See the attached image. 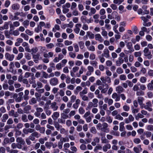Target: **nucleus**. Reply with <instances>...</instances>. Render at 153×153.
<instances>
[{"instance_id":"nucleus-1","label":"nucleus","mask_w":153,"mask_h":153,"mask_svg":"<svg viewBox=\"0 0 153 153\" xmlns=\"http://www.w3.org/2000/svg\"><path fill=\"white\" fill-rule=\"evenodd\" d=\"M143 53L144 56L147 57L148 59H150L152 58L153 56L151 54V52L149 51L148 48H145L143 50Z\"/></svg>"},{"instance_id":"nucleus-2","label":"nucleus","mask_w":153,"mask_h":153,"mask_svg":"<svg viewBox=\"0 0 153 153\" xmlns=\"http://www.w3.org/2000/svg\"><path fill=\"white\" fill-rule=\"evenodd\" d=\"M152 105L151 102L150 101H149L146 102V105L144 104L143 108H144L149 111H151L153 110L152 108Z\"/></svg>"},{"instance_id":"nucleus-3","label":"nucleus","mask_w":153,"mask_h":153,"mask_svg":"<svg viewBox=\"0 0 153 153\" xmlns=\"http://www.w3.org/2000/svg\"><path fill=\"white\" fill-rule=\"evenodd\" d=\"M40 134L36 131H34L29 136L30 140L32 141H34L35 138H38L40 136Z\"/></svg>"},{"instance_id":"nucleus-4","label":"nucleus","mask_w":153,"mask_h":153,"mask_svg":"<svg viewBox=\"0 0 153 153\" xmlns=\"http://www.w3.org/2000/svg\"><path fill=\"white\" fill-rule=\"evenodd\" d=\"M49 83L50 85L52 86L57 85L59 83V80L56 77L51 78L49 80Z\"/></svg>"},{"instance_id":"nucleus-5","label":"nucleus","mask_w":153,"mask_h":153,"mask_svg":"<svg viewBox=\"0 0 153 153\" xmlns=\"http://www.w3.org/2000/svg\"><path fill=\"white\" fill-rule=\"evenodd\" d=\"M5 57L6 59L11 61L13 60L15 56L13 54L6 53L5 54Z\"/></svg>"},{"instance_id":"nucleus-6","label":"nucleus","mask_w":153,"mask_h":153,"mask_svg":"<svg viewBox=\"0 0 153 153\" xmlns=\"http://www.w3.org/2000/svg\"><path fill=\"white\" fill-rule=\"evenodd\" d=\"M134 118L131 114L129 115L128 117L127 118H126L125 119V122L126 123H129L130 122L134 121Z\"/></svg>"},{"instance_id":"nucleus-7","label":"nucleus","mask_w":153,"mask_h":153,"mask_svg":"<svg viewBox=\"0 0 153 153\" xmlns=\"http://www.w3.org/2000/svg\"><path fill=\"white\" fill-rule=\"evenodd\" d=\"M20 25L19 22L16 21L13 22V24L11 23L10 24V29H14L15 27H17Z\"/></svg>"},{"instance_id":"nucleus-8","label":"nucleus","mask_w":153,"mask_h":153,"mask_svg":"<svg viewBox=\"0 0 153 153\" xmlns=\"http://www.w3.org/2000/svg\"><path fill=\"white\" fill-rule=\"evenodd\" d=\"M50 107L53 111H56L58 108V107L57 105V103L55 102L51 103Z\"/></svg>"},{"instance_id":"nucleus-9","label":"nucleus","mask_w":153,"mask_h":153,"mask_svg":"<svg viewBox=\"0 0 153 153\" xmlns=\"http://www.w3.org/2000/svg\"><path fill=\"white\" fill-rule=\"evenodd\" d=\"M82 25L80 24H77L75 25V27L74 29V31L76 34H78L80 30V28L81 27Z\"/></svg>"},{"instance_id":"nucleus-10","label":"nucleus","mask_w":153,"mask_h":153,"mask_svg":"<svg viewBox=\"0 0 153 153\" xmlns=\"http://www.w3.org/2000/svg\"><path fill=\"white\" fill-rule=\"evenodd\" d=\"M95 39L97 41H98L100 42H102L104 40L101 35L99 33H97L95 35Z\"/></svg>"},{"instance_id":"nucleus-11","label":"nucleus","mask_w":153,"mask_h":153,"mask_svg":"<svg viewBox=\"0 0 153 153\" xmlns=\"http://www.w3.org/2000/svg\"><path fill=\"white\" fill-rule=\"evenodd\" d=\"M144 98L143 97H139L137 98V101L140 106V108L142 109L143 108L144 104L143 103V101Z\"/></svg>"},{"instance_id":"nucleus-12","label":"nucleus","mask_w":153,"mask_h":153,"mask_svg":"<svg viewBox=\"0 0 153 153\" xmlns=\"http://www.w3.org/2000/svg\"><path fill=\"white\" fill-rule=\"evenodd\" d=\"M112 98L115 99V102L119 101L120 100V97L116 93H113L112 95Z\"/></svg>"},{"instance_id":"nucleus-13","label":"nucleus","mask_w":153,"mask_h":153,"mask_svg":"<svg viewBox=\"0 0 153 153\" xmlns=\"http://www.w3.org/2000/svg\"><path fill=\"white\" fill-rule=\"evenodd\" d=\"M53 53L51 52H49L48 53L44 52L43 53V56L45 58H49L53 57Z\"/></svg>"},{"instance_id":"nucleus-14","label":"nucleus","mask_w":153,"mask_h":153,"mask_svg":"<svg viewBox=\"0 0 153 153\" xmlns=\"http://www.w3.org/2000/svg\"><path fill=\"white\" fill-rule=\"evenodd\" d=\"M109 53V51L108 49H105L103 51V53L102 54V56L106 58H108L110 57Z\"/></svg>"},{"instance_id":"nucleus-15","label":"nucleus","mask_w":153,"mask_h":153,"mask_svg":"<svg viewBox=\"0 0 153 153\" xmlns=\"http://www.w3.org/2000/svg\"><path fill=\"white\" fill-rule=\"evenodd\" d=\"M124 89L121 86L119 85L116 88V91L117 93H121L123 92Z\"/></svg>"},{"instance_id":"nucleus-16","label":"nucleus","mask_w":153,"mask_h":153,"mask_svg":"<svg viewBox=\"0 0 153 153\" xmlns=\"http://www.w3.org/2000/svg\"><path fill=\"white\" fill-rule=\"evenodd\" d=\"M16 141L18 143L22 145H24L25 143V140L21 137H18L16 139Z\"/></svg>"},{"instance_id":"nucleus-17","label":"nucleus","mask_w":153,"mask_h":153,"mask_svg":"<svg viewBox=\"0 0 153 153\" xmlns=\"http://www.w3.org/2000/svg\"><path fill=\"white\" fill-rule=\"evenodd\" d=\"M85 68L83 66H81L79 70V73H77L76 74V76L79 77L81 76V75L83 74V72L85 70Z\"/></svg>"},{"instance_id":"nucleus-18","label":"nucleus","mask_w":153,"mask_h":153,"mask_svg":"<svg viewBox=\"0 0 153 153\" xmlns=\"http://www.w3.org/2000/svg\"><path fill=\"white\" fill-rule=\"evenodd\" d=\"M133 149L136 153H139L140 152H141L142 150L140 145H138V147H134Z\"/></svg>"},{"instance_id":"nucleus-19","label":"nucleus","mask_w":153,"mask_h":153,"mask_svg":"<svg viewBox=\"0 0 153 153\" xmlns=\"http://www.w3.org/2000/svg\"><path fill=\"white\" fill-rule=\"evenodd\" d=\"M123 62L124 60L122 58L119 57L118 59V60L116 61V65L117 66H119Z\"/></svg>"},{"instance_id":"nucleus-20","label":"nucleus","mask_w":153,"mask_h":153,"mask_svg":"<svg viewBox=\"0 0 153 153\" xmlns=\"http://www.w3.org/2000/svg\"><path fill=\"white\" fill-rule=\"evenodd\" d=\"M59 116V113L58 112H55L52 115V117L54 120H56Z\"/></svg>"},{"instance_id":"nucleus-21","label":"nucleus","mask_w":153,"mask_h":153,"mask_svg":"<svg viewBox=\"0 0 153 153\" xmlns=\"http://www.w3.org/2000/svg\"><path fill=\"white\" fill-rule=\"evenodd\" d=\"M111 148V146L110 144L108 143L104 145L102 148L103 151L106 152L107 151L108 149H109Z\"/></svg>"},{"instance_id":"nucleus-22","label":"nucleus","mask_w":153,"mask_h":153,"mask_svg":"<svg viewBox=\"0 0 153 153\" xmlns=\"http://www.w3.org/2000/svg\"><path fill=\"white\" fill-rule=\"evenodd\" d=\"M35 79V77L34 76V74H33L31 76V78L28 79V81L30 83V84L35 83L36 82Z\"/></svg>"},{"instance_id":"nucleus-23","label":"nucleus","mask_w":153,"mask_h":153,"mask_svg":"<svg viewBox=\"0 0 153 153\" xmlns=\"http://www.w3.org/2000/svg\"><path fill=\"white\" fill-rule=\"evenodd\" d=\"M88 89L86 87H85L82 91L79 92V94L80 96L85 95L88 93Z\"/></svg>"},{"instance_id":"nucleus-24","label":"nucleus","mask_w":153,"mask_h":153,"mask_svg":"<svg viewBox=\"0 0 153 153\" xmlns=\"http://www.w3.org/2000/svg\"><path fill=\"white\" fill-rule=\"evenodd\" d=\"M19 5L17 3L14 4L12 6V8L13 10H17L19 9Z\"/></svg>"},{"instance_id":"nucleus-25","label":"nucleus","mask_w":153,"mask_h":153,"mask_svg":"<svg viewBox=\"0 0 153 153\" xmlns=\"http://www.w3.org/2000/svg\"><path fill=\"white\" fill-rule=\"evenodd\" d=\"M44 109H46L45 110V112L46 115L48 116H50L51 114L52 111L51 110L48 109V107L45 106L44 108Z\"/></svg>"},{"instance_id":"nucleus-26","label":"nucleus","mask_w":153,"mask_h":153,"mask_svg":"<svg viewBox=\"0 0 153 153\" xmlns=\"http://www.w3.org/2000/svg\"><path fill=\"white\" fill-rule=\"evenodd\" d=\"M8 115L7 114H3L2 118V121L3 122H6V120L8 119Z\"/></svg>"},{"instance_id":"nucleus-27","label":"nucleus","mask_w":153,"mask_h":153,"mask_svg":"<svg viewBox=\"0 0 153 153\" xmlns=\"http://www.w3.org/2000/svg\"><path fill=\"white\" fill-rule=\"evenodd\" d=\"M60 29V26L59 25L56 24L54 25V27L52 29V31L54 32H55L56 30H59Z\"/></svg>"},{"instance_id":"nucleus-28","label":"nucleus","mask_w":153,"mask_h":153,"mask_svg":"<svg viewBox=\"0 0 153 153\" xmlns=\"http://www.w3.org/2000/svg\"><path fill=\"white\" fill-rule=\"evenodd\" d=\"M31 109V107L29 105H28L24 108V110L25 113H28L29 112V110Z\"/></svg>"},{"instance_id":"nucleus-29","label":"nucleus","mask_w":153,"mask_h":153,"mask_svg":"<svg viewBox=\"0 0 153 153\" xmlns=\"http://www.w3.org/2000/svg\"><path fill=\"white\" fill-rule=\"evenodd\" d=\"M9 18L10 19L12 20H18L19 19V17L16 16H13V15H10L9 16Z\"/></svg>"},{"instance_id":"nucleus-30","label":"nucleus","mask_w":153,"mask_h":153,"mask_svg":"<svg viewBox=\"0 0 153 153\" xmlns=\"http://www.w3.org/2000/svg\"><path fill=\"white\" fill-rule=\"evenodd\" d=\"M9 66L10 70L9 71L10 72L13 73L14 70L13 68L14 67V64L13 62H11L10 63Z\"/></svg>"},{"instance_id":"nucleus-31","label":"nucleus","mask_w":153,"mask_h":153,"mask_svg":"<svg viewBox=\"0 0 153 153\" xmlns=\"http://www.w3.org/2000/svg\"><path fill=\"white\" fill-rule=\"evenodd\" d=\"M87 34L88 36L90 39H93L94 38L95 36L94 34L92 33L90 31H88L87 32Z\"/></svg>"},{"instance_id":"nucleus-32","label":"nucleus","mask_w":153,"mask_h":153,"mask_svg":"<svg viewBox=\"0 0 153 153\" xmlns=\"http://www.w3.org/2000/svg\"><path fill=\"white\" fill-rule=\"evenodd\" d=\"M29 21L27 20H25L24 21V22L22 23V25L26 28H27V27L29 25Z\"/></svg>"},{"instance_id":"nucleus-33","label":"nucleus","mask_w":153,"mask_h":153,"mask_svg":"<svg viewBox=\"0 0 153 153\" xmlns=\"http://www.w3.org/2000/svg\"><path fill=\"white\" fill-rule=\"evenodd\" d=\"M29 103L30 105H33L36 103L37 100L34 97H33L29 101Z\"/></svg>"},{"instance_id":"nucleus-34","label":"nucleus","mask_w":153,"mask_h":153,"mask_svg":"<svg viewBox=\"0 0 153 153\" xmlns=\"http://www.w3.org/2000/svg\"><path fill=\"white\" fill-rule=\"evenodd\" d=\"M98 99L96 98H94L92 100V103L94 105V107H96L98 106Z\"/></svg>"},{"instance_id":"nucleus-35","label":"nucleus","mask_w":153,"mask_h":153,"mask_svg":"<svg viewBox=\"0 0 153 153\" xmlns=\"http://www.w3.org/2000/svg\"><path fill=\"white\" fill-rule=\"evenodd\" d=\"M124 123L123 122H121L120 123L119 130L120 131H123L124 128Z\"/></svg>"},{"instance_id":"nucleus-36","label":"nucleus","mask_w":153,"mask_h":153,"mask_svg":"<svg viewBox=\"0 0 153 153\" xmlns=\"http://www.w3.org/2000/svg\"><path fill=\"white\" fill-rule=\"evenodd\" d=\"M28 2V3H29L30 1H31V6L33 8L35 7V3L36 2V0H27Z\"/></svg>"},{"instance_id":"nucleus-37","label":"nucleus","mask_w":153,"mask_h":153,"mask_svg":"<svg viewBox=\"0 0 153 153\" xmlns=\"http://www.w3.org/2000/svg\"><path fill=\"white\" fill-rule=\"evenodd\" d=\"M21 36L25 40H27L29 39L28 36L24 33H22L20 34Z\"/></svg>"},{"instance_id":"nucleus-38","label":"nucleus","mask_w":153,"mask_h":153,"mask_svg":"<svg viewBox=\"0 0 153 153\" xmlns=\"http://www.w3.org/2000/svg\"><path fill=\"white\" fill-rule=\"evenodd\" d=\"M11 22L10 21H9L8 22H6L4 23V25L3 26L4 27V28L5 29H7L8 28V25L9 24H10L11 23Z\"/></svg>"},{"instance_id":"nucleus-39","label":"nucleus","mask_w":153,"mask_h":153,"mask_svg":"<svg viewBox=\"0 0 153 153\" xmlns=\"http://www.w3.org/2000/svg\"><path fill=\"white\" fill-rule=\"evenodd\" d=\"M101 140L102 143H108L109 142V141H108L105 138V136L102 137H101Z\"/></svg>"},{"instance_id":"nucleus-40","label":"nucleus","mask_w":153,"mask_h":153,"mask_svg":"<svg viewBox=\"0 0 153 153\" xmlns=\"http://www.w3.org/2000/svg\"><path fill=\"white\" fill-rule=\"evenodd\" d=\"M119 78L122 81L126 80L127 79L126 75L124 74L120 75L119 76Z\"/></svg>"},{"instance_id":"nucleus-41","label":"nucleus","mask_w":153,"mask_h":153,"mask_svg":"<svg viewBox=\"0 0 153 153\" xmlns=\"http://www.w3.org/2000/svg\"><path fill=\"white\" fill-rule=\"evenodd\" d=\"M147 74L148 76L149 77L153 76V70L152 69H149L148 70Z\"/></svg>"},{"instance_id":"nucleus-42","label":"nucleus","mask_w":153,"mask_h":153,"mask_svg":"<svg viewBox=\"0 0 153 153\" xmlns=\"http://www.w3.org/2000/svg\"><path fill=\"white\" fill-rule=\"evenodd\" d=\"M22 120L23 121L26 122L28 121L27 116L25 114H23L22 116Z\"/></svg>"},{"instance_id":"nucleus-43","label":"nucleus","mask_w":153,"mask_h":153,"mask_svg":"<svg viewBox=\"0 0 153 153\" xmlns=\"http://www.w3.org/2000/svg\"><path fill=\"white\" fill-rule=\"evenodd\" d=\"M42 30V27L38 25L37 27H36L35 29V31L37 33H38L41 31Z\"/></svg>"},{"instance_id":"nucleus-44","label":"nucleus","mask_w":153,"mask_h":153,"mask_svg":"<svg viewBox=\"0 0 153 153\" xmlns=\"http://www.w3.org/2000/svg\"><path fill=\"white\" fill-rule=\"evenodd\" d=\"M144 134L146 136V137L149 138L152 135V133L149 131H146L144 132Z\"/></svg>"},{"instance_id":"nucleus-45","label":"nucleus","mask_w":153,"mask_h":153,"mask_svg":"<svg viewBox=\"0 0 153 153\" xmlns=\"http://www.w3.org/2000/svg\"><path fill=\"white\" fill-rule=\"evenodd\" d=\"M87 49L89 51H90L92 52H94L95 51V47L93 45H90L89 47H88Z\"/></svg>"},{"instance_id":"nucleus-46","label":"nucleus","mask_w":153,"mask_h":153,"mask_svg":"<svg viewBox=\"0 0 153 153\" xmlns=\"http://www.w3.org/2000/svg\"><path fill=\"white\" fill-rule=\"evenodd\" d=\"M73 46L75 52H78L79 51V49L78 45L76 43H74L73 44Z\"/></svg>"},{"instance_id":"nucleus-47","label":"nucleus","mask_w":153,"mask_h":153,"mask_svg":"<svg viewBox=\"0 0 153 153\" xmlns=\"http://www.w3.org/2000/svg\"><path fill=\"white\" fill-rule=\"evenodd\" d=\"M130 107L127 105H124L123 106V109L124 111H128L130 110Z\"/></svg>"},{"instance_id":"nucleus-48","label":"nucleus","mask_w":153,"mask_h":153,"mask_svg":"<svg viewBox=\"0 0 153 153\" xmlns=\"http://www.w3.org/2000/svg\"><path fill=\"white\" fill-rule=\"evenodd\" d=\"M116 72L118 74H122L123 72V69L120 67L118 68L116 70Z\"/></svg>"},{"instance_id":"nucleus-49","label":"nucleus","mask_w":153,"mask_h":153,"mask_svg":"<svg viewBox=\"0 0 153 153\" xmlns=\"http://www.w3.org/2000/svg\"><path fill=\"white\" fill-rule=\"evenodd\" d=\"M115 119L118 120H122L123 119V118L120 114H118L115 117Z\"/></svg>"},{"instance_id":"nucleus-50","label":"nucleus","mask_w":153,"mask_h":153,"mask_svg":"<svg viewBox=\"0 0 153 153\" xmlns=\"http://www.w3.org/2000/svg\"><path fill=\"white\" fill-rule=\"evenodd\" d=\"M134 55L135 57H139L141 56L142 53L140 51L135 52L134 53Z\"/></svg>"},{"instance_id":"nucleus-51","label":"nucleus","mask_w":153,"mask_h":153,"mask_svg":"<svg viewBox=\"0 0 153 153\" xmlns=\"http://www.w3.org/2000/svg\"><path fill=\"white\" fill-rule=\"evenodd\" d=\"M147 80L146 77L145 76H142L140 79V81L142 83H145Z\"/></svg>"},{"instance_id":"nucleus-52","label":"nucleus","mask_w":153,"mask_h":153,"mask_svg":"<svg viewBox=\"0 0 153 153\" xmlns=\"http://www.w3.org/2000/svg\"><path fill=\"white\" fill-rule=\"evenodd\" d=\"M81 97L82 100L83 101H88L89 100L88 97L85 95H83L82 96H80Z\"/></svg>"},{"instance_id":"nucleus-53","label":"nucleus","mask_w":153,"mask_h":153,"mask_svg":"<svg viewBox=\"0 0 153 153\" xmlns=\"http://www.w3.org/2000/svg\"><path fill=\"white\" fill-rule=\"evenodd\" d=\"M118 26V25H116L113 27V30L117 34H120V33L117 29Z\"/></svg>"},{"instance_id":"nucleus-54","label":"nucleus","mask_w":153,"mask_h":153,"mask_svg":"<svg viewBox=\"0 0 153 153\" xmlns=\"http://www.w3.org/2000/svg\"><path fill=\"white\" fill-rule=\"evenodd\" d=\"M79 113L81 114H84L85 112L84 109L82 107H80L79 109Z\"/></svg>"},{"instance_id":"nucleus-55","label":"nucleus","mask_w":153,"mask_h":153,"mask_svg":"<svg viewBox=\"0 0 153 153\" xmlns=\"http://www.w3.org/2000/svg\"><path fill=\"white\" fill-rule=\"evenodd\" d=\"M62 8V12L64 13H68L69 11V9L66 7L64 5H63Z\"/></svg>"},{"instance_id":"nucleus-56","label":"nucleus","mask_w":153,"mask_h":153,"mask_svg":"<svg viewBox=\"0 0 153 153\" xmlns=\"http://www.w3.org/2000/svg\"><path fill=\"white\" fill-rule=\"evenodd\" d=\"M146 129L148 131H153V125H148L146 127Z\"/></svg>"},{"instance_id":"nucleus-57","label":"nucleus","mask_w":153,"mask_h":153,"mask_svg":"<svg viewBox=\"0 0 153 153\" xmlns=\"http://www.w3.org/2000/svg\"><path fill=\"white\" fill-rule=\"evenodd\" d=\"M63 66V65H62L61 63H59L56 65V67L57 70H59L62 69V67Z\"/></svg>"},{"instance_id":"nucleus-58","label":"nucleus","mask_w":153,"mask_h":153,"mask_svg":"<svg viewBox=\"0 0 153 153\" xmlns=\"http://www.w3.org/2000/svg\"><path fill=\"white\" fill-rule=\"evenodd\" d=\"M76 6L77 4L75 2H72L71 8V9L72 10H74L76 8Z\"/></svg>"},{"instance_id":"nucleus-59","label":"nucleus","mask_w":153,"mask_h":153,"mask_svg":"<svg viewBox=\"0 0 153 153\" xmlns=\"http://www.w3.org/2000/svg\"><path fill=\"white\" fill-rule=\"evenodd\" d=\"M73 42L71 41H69L68 40H66L64 41V44L66 46H68L71 45Z\"/></svg>"},{"instance_id":"nucleus-60","label":"nucleus","mask_w":153,"mask_h":153,"mask_svg":"<svg viewBox=\"0 0 153 153\" xmlns=\"http://www.w3.org/2000/svg\"><path fill=\"white\" fill-rule=\"evenodd\" d=\"M107 121L109 123H111L112 122L113 119L110 116H108L106 118Z\"/></svg>"},{"instance_id":"nucleus-61","label":"nucleus","mask_w":153,"mask_h":153,"mask_svg":"<svg viewBox=\"0 0 153 153\" xmlns=\"http://www.w3.org/2000/svg\"><path fill=\"white\" fill-rule=\"evenodd\" d=\"M87 69L88 71L92 73H93L94 71V68L91 66H89L87 67Z\"/></svg>"},{"instance_id":"nucleus-62","label":"nucleus","mask_w":153,"mask_h":153,"mask_svg":"<svg viewBox=\"0 0 153 153\" xmlns=\"http://www.w3.org/2000/svg\"><path fill=\"white\" fill-rule=\"evenodd\" d=\"M58 121L59 123L61 124H65V119L61 117L60 119H58Z\"/></svg>"},{"instance_id":"nucleus-63","label":"nucleus","mask_w":153,"mask_h":153,"mask_svg":"<svg viewBox=\"0 0 153 153\" xmlns=\"http://www.w3.org/2000/svg\"><path fill=\"white\" fill-rule=\"evenodd\" d=\"M19 34V32L17 30H15L13 31L12 34L15 36H18Z\"/></svg>"},{"instance_id":"nucleus-64","label":"nucleus","mask_w":153,"mask_h":153,"mask_svg":"<svg viewBox=\"0 0 153 153\" xmlns=\"http://www.w3.org/2000/svg\"><path fill=\"white\" fill-rule=\"evenodd\" d=\"M147 87L149 90H153V85H151V84L149 83L147 85Z\"/></svg>"}]
</instances>
